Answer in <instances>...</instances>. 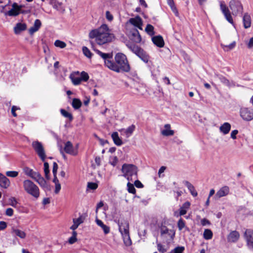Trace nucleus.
I'll return each mask as SVG.
<instances>
[{
    "label": "nucleus",
    "instance_id": "nucleus-1",
    "mask_svg": "<svg viewBox=\"0 0 253 253\" xmlns=\"http://www.w3.org/2000/svg\"><path fill=\"white\" fill-rule=\"evenodd\" d=\"M96 53L101 56L104 60L105 65L109 69L119 73L121 72H128L130 71V66L126 56L122 53H118L115 56L116 62L111 60L112 55L109 53H103L98 49H94Z\"/></svg>",
    "mask_w": 253,
    "mask_h": 253
},
{
    "label": "nucleus",
    "instance_id": "nucleus-2",
    "mask_svg": "<svg viewBox=\"0 0 253 253\" xmlns=\"http://www.w3.org/2000/svg\"><path fill=\"white\" fill-rule=\"evenodd\" d=\"M89 37L90 39H94L96 43L99 45L110 42L114 38L113 35L109 33V28L106 24L91 31L89 34Z\"/></svg>",
    "mask_w": 253,
    "mask_h": 253
},
{
    "label": "nucleus",
    "instance_id": "nucleus-3",
    "mask_svg": "<svg viewBox=\"0 0 253 253\" xmlns=\"http://www.w3.org/2000/svg\"><path fill=\"white\" fill-rule=\"evenodd\" d=\"M118 224L124 244L126 246H130L132 243L129 236L128 222L127 221H119Z\"/></svg>",
    "mask_w": 253,
    "mask_h": 253
},
{
    "label": "nucleus",
    "instance_id": "nucleus-4",
    "mask_svg": "<svg viewBox=\"0 0 253 253\" xmlns=\"http://www.w3.org/2000/svg\"><path fill=\"white\" fill-rule=\"evenodd\" d=\"M123 175L128 181L137 178V168L132 164H125L122 166Z\"/></svg>",
    "mask_w": 253,
    "mask_h": 253
},
{
    "label": "nucleus",
    "instance_id": "nucleus-5",
    "mask_svg": "<svg viewBox=\"0 0 253 253\" xmlns=\"http://www.w3.org/2000/svg\"><path fill=\"white\" fill-rule=\"evenodd\" d=\"M24 172L25 174L30 176L35 181H36L41 186L43 187H46V181L41 176L38 172L34 171L32 169L28 167H25L23 169Z\"/></svg>",
    "mask_w": 253,
    "mask_h": 253
},
{
    "label": "nucleus",
    "instance_id": "nucleus-6",
    "mask_svg": "<svg viewBox=\"0 0 253 253\" xmlns=\"http://www.w3.org/2000/svg\"><path fill=\"white\" fill-rule=\"evenodd\" d=\"M161 238L166 242L172 241L175 236V231L172 229H169L165 225L162 224L160 227Z\"/></svg>",
    "mask_w": 253,
    "mask_h": 253
},
{
    "label": "nucleus",
    "instance_id": "nucleus-7",
    "mask_svg": "<svg viewBox=\"0 0 253 253\" xmlns=\"http://www.w3.org/2000/svg\"><path fill=\"white\" fill-rule=\"evenodd\" d=\"M24 190L29 194L37 198L39 197V190L38 186L30 180H25L23 181Z\"/></svg>",
    "mask_w": 253,
    "mask_h": 253
},
{
    "label": "nucleus",
    "instance_id": "nucleus-8",
    "mask_svg": "<svg viewBox=\"0 0 253 253\" xmlns=\"http://www.w3.org/2000/svg\"><path fill=\"white\" fill-rule=\"evenodd\" d=\"M229 6L232 11L233 15H240L243 12V5L238 0H231L229 3Z\"/></svg>",
    "mask_w": 253,
    "mask_h": 253
},
{
    "label": "nucleus",
    "instance_id": "nucleus-9",
    "mask_svg": "<svg viewBox=\"0 0 253 253\" xmlns=\"http://www.w3.org/2000/svg\"><path fill=\"white\" fill-rule=\"evenodd\" d=\"M241 118L246 122H250L253 120V109L247 107H242L240 110Z\"/></svg>",
    "mask_w": 253,
    "mask_h": 253
},
{
    "label": "nucleus",
    "instance_id": "nucleus-10",
    "mask_svg": "<svg viewBox=\"0 0 253 253\" xmlns=\"http://www.w3.org/2000/svg\"><path fill=\"white\" fill-rule=\"evenodd\" d=\"M32 146L41 160L44 161L46 156L42 143L39 141H34L32 143Z\"/></svg>",
    "mask_w": 253,
    "mask_h": 253
},
{
    "label": "nucleus",
    "instance_id": "nucleus-11",
    "mask_svg": "<svg viewBox=\"0 0 253 253\" xmlns=\"http://www.w3.org/2000/svg\"><path fill=\"white\" fill-rule=\"evenodd\" d=\"M220 8L226 20L234 25V22L231 16V12L228 7L226 5L224 1H220Z\"/></svg>",
    "mask_w": 253,
    "mask_h": 253
},
{
    "label": "nucleus",
    "instance_id": "nucleus-12",
    "mask_svg": "<svg viewBox=\"0 0 253 253\" xmlns=\"http://www.w3.org/2000/svg\"><path fill=\"white\" fill-rule=\"evenodd\" d=\"M64 150L67 154L75 156L78 152V144L74 146L73 144L68 141L64 144Z\"/></svg>",
    "mask_w": 253,
    "mask_h": 253
},
{
    "label": "nucleus",
    "instance_id": "nucleus-13",
    "mask_svg": "<svg viewBox=\"0 0 253 253\" xmlns=\"http://www.w3.org/2000/svg\"><path fill=\"white\" fill-rule=\"evenodd\" d=\"M66 1V0H51L50 3L54 8L60 12H63L65 10L64 2Z\"/></svg>",
    "mask_w": 253,
    "mask_h": 253
},
{
    "label": "nucleus",
    "instance_id": "nucleus-14",
    "mask_svg": "<svg viewBox=\"0 0 253 253\" xmlns=\"http://www.w3.org/2000/svg\"><path fill=\"white\" fill-rule=\"evenodd\" d=\"M244 237L249 248L253 249V231L247 229L244 233Z\"/></svg>",
    "mask_w": 253,
    "mask_h": 253
},
{
    "label": "nucleus",
    "instance_id": "nucleus-15",
    "mask_svg": "<svg viewBox=\"0 0 253 253\" xmlns=\"http://www.w3.org/2000/svg\"><path fill=\"white\" fill-rule=\"evenodd\" d=\"M22 5H18L16 3H13L12 8L7 11L6 14L10 16H16L20 13Z\"/></svg>",
    "mask_w": 253,
    "mask_h": 253
},
{
    "label": "nucleus",
    "instance_id": "nucleus-16",
    "mask_svg": "<svg viewBox=\"0 0 253 253\" xmlns=\"http://www.w3.org/2000/svg\"><path fill=\"white\" fill-rule=\"evenodd\" d=\"M129 37L134 42L139 43L141 41L140 35L136 29H133L130 31Z\"/></svg>",
    "mask_w": 253,
    "mask_h": 253
},
{
    "label": "nucleus",
    "instance_id": "nucleus-17",
    "mask_svg": "<svg viewBox=\"0 0 253 253\" xmlns=\"http://www.w3.org/2000/svg\"><path fill=\"white\" fill-rule=\"evenodd\" d=\"M128 22L134 27H137L140 30L142 29V20L139 16H137L134 18H131L129 19Z\"/></svg>",
    "mask_w": 253,
    "mask_h": 253
},
{
    "label": "nucleus",
    "instance_id": "nucleus-18",
    "mask_svg": "<svg viewBox=\"0 0 253 253\" xmlns=\"http://www.w3.org/2000/svg\"><path fill=\"white\" fill-rule=\"evenodd\" d=\"M229 193V188L228 186H225L221 187L215 194V198L216 199H219L222 197L226 196Z\"/></svg>",
    "mask_w": 253,
    "mask_h": 253
},
{
    "label": "nucleus",
    "instance_id": "nucleus-19",
    "mask_svg": "<svg viewBox=\"0 0 253 253\" xmlns=\"http://www.w3.org/2000/svg\"><path fill=\"white\" fill-rule=\"evenodd\" d=\"M161 134L164 136H172L174 134V131L170 129L169 124H166L164 126V129L161 131Z\"/></svg>",
    "mask_w": 253,
    "mask_h": 253
},
{
    "label": "nucleus",
    "instance_id": "nucleus-20",
    "mask_svg": "<svg viewBox=\"0 0 253 253\" xmlns=\"http://www.w3.org/2000/svg\"><path fill=\"white\" fill-rule=\"evenodd\" d=\"M231 128V125L227 122L224 123L219 127V131L224 135L228 134Z\"/></svg>",
    "mask_w": 253,
    "mask_h": 253
},
{
    "label": "nucleus",
    "instance_id": "nucleus-21",
    "mask_svg": "<svg viewBox=\"0 0 253 253\" xmlns=\"http://www.w3.org/2000/svg\"><path fill=\"white\" fill-rule=\"evenodd\" d=\"M135 128V126L134 125H132L128 126L127 128H123L120 130V131L122 132L126 137H129L131 135L133 132Z\"/></svg>",
    "mask_w": 253,
    "mask_h": 253
},
{
    "label": "nucleus",
    "instance_id": "nucleus-22",
    "mask_svg": "<svg viewBox=\"0 0 253 253\" xmlns=\"http://www.w3.org/2000/svg\"><path fill=\"white\" fill-rule=\"evenodd\" d=\"M243 22L245 29L250 28L251 26V17L249 14L246 13L243 17Z\"/></svg>",
    "mask_w": 253,
    "mask_h": 253
},
{
    "label": "nucleus",
    "instance_id": "nucleus-23",
    "mask_svg": "<svg viewBox=\"0 0 253 253\" xmlns=\"http://www.w3.org/2000/svg\"><path fill=\"white\" fill-rule=\"evenodd\" d=\"M9 185V179L5 176L0 173V186L3 188H7Z\"/></svg>",
    "mask_w": 253,
    "mask_h": 253
},
{
    "label": "nucleus",
    "instance_id": "nucleus-24",
    "mask_svg": "<svg viewBox=\"0 0 253 253\" xmlns=\"http://www.w3.org/2000/svg\"><path fill=\"white\" fill-rule=\"evenodd\" d=\"M239 233L236 231H233L228 235L227 240L229 242H236L239 239Z\"/></svg>",
    "mask_w": 253,
    "mask_h": 253
},
{
    "label": "nucleus",
    "instance_id": "nucleus-25",
    "mask_svg": "<svg viewBox=\"0 0 253 253\" xmlns=\"http://www.w3.org/2000/svg\"><path fill=\"white\" fill-rule=\"evenodd\" d=\"M152 40L154 44L159 47H162L164 45V42L163 38L160 36L153 37Z\"/></svg>",
    "mask_w": 253,
    "mask_h": 253
},
{
    "label": "nucleus",
    "instance_id": "nucleus-26",
    "mask_svg": "<svg viewBox=\"0 0 253 253\" xmlns=\"http://www.w3.org/2000/svg\"><path fill=\"white\" fill-rule=\"evenodd\" d=\"M79 72H77L73 74H71L70 76V79H71L73 84L75 85H79L82 82L80 77L77 76V75H79Z\"/></svg>",
    "mask_w": 253,
    "mask_h": 253
},
{
    "label": "nucleus",
    "instance_id": "nucleus-27",
    "mask_svg": "<svg viewBox=\"0 0 253 253\" xmlns=\"http://www.w3.org/2000/svg\"><path fill=\"white\" fill-rule=\"evenodd\" d=\"M191 203L187 201L185 202L179 209V215H183L187 213V211L189 209Z\"/></svg>",
    "mask_w": 253,
    "mask_h": 253
},
{
    "label": "nucleus",
    "instance_id": "nucleus-28",
    "mask_svg": "<svg viewBox=\"0 0 253 253\" xmlns=\"http://www.w3.org/2000/svg\"><path fill=\"white\" fill-rule=\"evenodd\" d=\"M41 25V22L40 20L36 19L34 22V25L29 29L30 34L32 35L35 32H37Z\"/></svg>",
    "mask_w": 253,
    "mask_h": 253
},
{
    "label": "nucleus",
    "instance_id": "nucleus-29",
    "mask_svg": "<svg viewBox=\"0 0 253 253\" xmlns=\"http://www.w3.org/2000/svg\"><path fill=\"white\" fill-rule=\"evenodd\" d=\"M83 222L84 219L82 216L73 219V224L71 226L70 229L72 230H75L81 223H83Z\"/></svg>",
    "mask_w": 253,
    "mask_h": 253
},
{
    "label": "nucleus",
    "instance_id": "nucleus-30",
    "mask_svg": "<svg viewBox=\"0 0 253 253\" xmlns=\"http://www.w3.org/2000/svg\"><path fill=\"white\" fill-rule=\"evenodd\" d=\"M95 222H96L97 225L98 226H100L102 229L104 234H107L109 233V232H110L109 227L105 225L101 220H100L98 218H96L95 220Z\"/></svg>",
    "mask_w": 253,
    "mask_h": 253
},
{
    "label": "nucleus",
    "instance_id": "nucleus-31",
    "mask_svg": "<svg viewBox=\"0 0 253 253\" xmlns=\"http://www.w3.org/2000/svg\"><path fill=\"white\" fill-rule=\"evenodd\" d=\"M26 29V25L24 23H18L14 28L15 34L20 33L21 31H24Z\"/></svg>",
    "mask_w": 253,
    "mask_h": 253
},
{
    "label": "nucleus",
    "instance_id": "nucleus-32",
    "mask_svg": "<svg viewBox=\"0 0 253 253\" xmlns=\"http://www.w3.org/2000/svg\"><path fill=\"white\" fill-rule=\"evenodd\" d=\"M111 137L113 140L114 143L117 146H121L123 144L122 140L120 138L118 132H114L112 135Z\"/></svg>",
    "mask_w": 253,
    "mask_h": 253
},
{
    "label": "nucleus",
    "instance_id": "nucleus-33",
    "mask_svg": "<svg viewBox=\"0 0 253 253\" xmlns=\"http://www.w3.org/2000/svg\"><path fill=\"white\" fill-rule=\"evenodd\" d=\"M137 56L145 63H148L149 60V55L143 49H142Z\"/></svg>",
    "mask_w": 253,
    "mask_h": 253
},
{
    "label": "nucleus",
    "instance_id": "nucleus-34",
    "mask_svg": "<svg viewBox=\"0 0 253 253\" xmlns=\"http://www.w3.org/2000/svg\"><path fill=\"white\" fill-rule=\"evenodd\" d=\"M185 185L187 187L193 196L196 197L197 196V192H196L194 187L192 184H191L188 181H185Z\"/></svg>",
    "mask_w": 253,
    "mask_h": 253
},
{
    "label": "nucleus",
    "instance_id": "nucleus-35",
    "mask_svg": "<svg viewBox=\"0 0 253 253\" xmlns=\"http://www.w3.org/2000/svg\"><path fill=\"white\" fill-rule=\"evenodd\" d=\"M127 47L132 52H133L136 55H137L139 54V52H140V51H141L142 49L139 46L133 44H128Z\"/></svg>",
    "mask_w": 253,
    "mask_h": 253
},
{
    "label": "nucleus",
    "instance_id": "nucleus-36",
    "mask_svg": "<svg viewBox=\"0 0 253 253\" xmlns=\"http://www.w3.org/2000/svg\"><path fill=\"white\" fill-rule=\"evenodd\" d=\"M12 232L21 239H24L26 237V233L24 231L19 229L12 228Z\"/></svg>",
    "mask_w": 253,
    "mask_h": 253
},
{
    "label": "nucleus",
    "instance_id": "nucleus-37",
    "mask_svg": "<svg viewBox=\"0 0 253 253\" xmlns=\"http://www.w3.org/2000/svg\"><path fill=\"white\" fill-rule=\"evenodd\" d=\"M53 182L55 184L54 193L55 194H58L60 190H61V185L56 176H55V177H54Z\"/></svg>",
    "mask_w": 253,
    "mask_h": 253
},
{
    "label": "nucleus",
    "instance_id": "nucleus-38",
    "mask_svg": "<svg viewBox=\"0 0 253 253\" xmlns=\"http://www.w3.org/2000/svg\"><path fill=\"white\" fill-rule=\"evenodd\" d=\"M236 44V42L234 41L229 45H224L221 44V45L224 51H228L233 49L235 47Z\"/></svg>",
    "mask_w": 253,
    "mask_h": 253
},
{
    "label": "nucleus",
    "instance_id": "nucleus-39",
    "mask_svg": "<svg viewBox=\"0 0 253 253\" xmlns=\"http://www.w3.org/2000/svg\"><path fill=\"white\" fill-rule=\"evenodd\" d=\"M213 234L212 231L209 229L204 230L203 233V237L206 240H210L212 238Z\"/></svg>",
    "mask_w": 253,
    "mask_h": 253
},
{
    "label": "nucleus",
    "instance_id": "nucleus-40",
    "mask_svg": "<svg viewBox=\"0 0 253 253\" xmlns=\"http://www.w3.org/2000/svg\"><path fill=\"white\" fill-rule=\"evenodd\" d=\"M72 105L75 109H78L82 105L81 101L77 98H74L72 101Z\"/></svg>",
    "mask_w": 253,
    "mask_h": 253
},
{
    "label": "nucleus",
    "instance_id": "nucleus-41",
    "mask_svg": "<svg viewBox=\"0 0 253 253\" xmlns=\"http://www.w3.org/2000/svg\"><path fill=\"white\" fill-rule=\"evenodd\" d=\"M60 111L61 115L65 118L69 119L70 121H72L73 120V116L70 113L67 112V111L63 109H60Z\"/></svg>",
    "mask_w": 253,
    "mask_h": 253
},
{
    "label": "nucleus",
    "instance_id": "nucleus-42",
    "mask_svg": "<svg viewBox=\"0 0 253 253\" xmlns=\"http://www.w3.org/2000/svg\"><path fill=\"white\" fill-rule=\"evenodd\" d=\"M184 250V247L177 246L168 253H183Z\"/></svg>",
    "mask_w": 253,
    "mask_h": 253
},
{
    "label": "nucleus",
    "instance_id": "nucleus-43",
    "mask_svg": "<svg viewBox=\"0 0 253 253\" xmlns=\"http://www.w3.org/2000/svg\"><path fill=\"white\" fill-rule=\"evenodd\" d=\"M154 29V27L151 24H147L145 31L150 36H153L155 34Z\"/></svg>",
    "mask_w": 253,
    "mask_h": 253
},
{
    "label": "nucleus",
    "instance_id": "nucleus-44",
    "mask_svg": "<svg viewBox=\"0 0 253 253\" xmlns=\"http://www.w3.org/2000/svg\"><path fill=\"white\" fill-rule=\"evenodd\" d=\"M219 80L223 84H225L226 85L231 87L233 86V83L232 82H230L228 80H227L226 78H225L224 77L220 76L219 77Z\"/></svg>",
    "mask_w": 253,
    "mask_h": 253
},
{
    "label": "nucleus",
    "instance_id": "nucleus-45",
    "mask_svg": "<svg viewBox=\"0 0 253 253\" xmlns=\"http://www.w3.org/2000/svg\"><path fill=\"white\" fill-rule=\"evenodd\" d=\"M177 227L179 230H182L184 228H187L186 225H185V221L180 218L177 222Z\"/></svg>",
    "mask_w": 253,
    "mask_h": 253
},
{
    "label": "nucleus",
    "instance_id": "nucleus-46",
    "mask_svg": "<svg viewBox=\"0 0 253 253\" xmlns=\"http://www.w3.org/2000/svg\"><path fill=\"white\" fill-rule=\"evenodd\" d=\"M54 45L60 48H64L66 46V43L60 40H56L54 42Z\"/></svg>",
    "mask_w": 253,
    "mask_h": 253
},
{
    "label": "nucleus",
    "instance_id": "nucleus-47",
    "mask_svg": "<svg viewBox=\"0 0 253 253\" xmlns=\"http://www.w3.org/2000/svg\"><path fill=\"white\" fill-rule=\"evenodd\" d=\"M83 52L84 54L88 58H91L92 56V54L90 51L88 49L87 47L86 46L83 47Z\"/></svg>",
    "mask_w": 253,
    "mask_h": 253
},
{
    "label": "nucleus",
    "instance_id": "nucleus-48",
    "mask_svg": "<svg viewBox=\"0 0 253 253\" xmlns=\"http://www.w3.org/2000/svg\"><path fill=\"white\" fill-rule=\"evenodd\" d=\"M127 187L129 193L132 194H134L135 193V189L132 184L128 182L127 184Z\"/></svg>",
    "mask_w": 253,
    "mask_h": 253
},
{
    "label": "nucleus",
    "instance_id": "nucleus-49",
    "mask_svg": "<svg viewBox=\"0 0 253 253\" xmlns=\"http://www.w3.org/2000/svg\"><path fill=\"white\" fill-rule=\"evenodd\" d=\"M82 81L86 82L89 79L88 75L87 73L84 71H83L81 73V76L80 77Z\"/></svg>",
    "mask_w": 253,
    "mask_h": 253
},
{
    "label": "nucleus",
    "instance_id": "nucleus-50",
    "mask_svg": "<svg viewBox=\"0 0 253 253\" xmlns=\"http://www.w3.org/2000/svg\"><path fill=\"white\" fill-rule=\"evenodd\" d=\"M7 176L11 177H15L18 175V172L16 171H7L6 172Z\"/></svg>",
    "mask_w": 253,
    "mask_h": 253
},
{
    "label": "nucleus",
    "instance_id": "nucleus-51",
    "mask_svg": "<svg viewBox=\"0 0 253 253\" xmlns=\"http://www.w3.org/2000/svg\"><path fill=\"white\" fill-rule=\"evenodd\" d=\"M157 249L161 253H165L167 251V249L160 243L157 244Z\"/></svg>",
    "mask_w": 253,
    "mask_h": 253
},
{
    "label": "nucleus",
    "instance_id": "nucleus-52",
    "mask_svg": "<svg viewBox=\"0 0 253 253\" xmlns=\"http://www.w3.org/2000/svg\"><path fill=\"white\" fill-rule=\"evenodd\" d=\"M58 168V165L57 164V163L56 162H54L53 163V168H52V173L53 174L54 177H55V176H56Z\"/></svg>",
    "mask_w": 253,
    "mask_h": 253
},
{
    "label": "nucleus",
    "instance_id": "nucleus-53",
    "mask_svg": "<svg viewBox=\"0 0 253 253\" xmlns=\"http://www.w3.org/2000/svg\"><path fill=\"white\" fill-rule=\"evenodd\" d=\"M97 184L94 182H89L87 184V188L91 189V190H95L97 188Z\"/></svg>",
    "mask_w": 253,
    "mask_h": 253
},
{
    "label": "nucleus",
    "instance_id": "nucleus-54",
    "mask_svg": "<svg viewBox=\"0 0 253 253\" xmlns=\"http://www.w3.org/2000/svg\"><path fill=\"white\" fill-rule=\"evenodd\" d=\"M106 18L109 21L113 20V16L109 11L106 12Z\"/></svg>",
    "mask_w": 253,
    "mask_h": 253
},
{
    "label": "nucleus",
    "instance_id": "nucleus-55",
    "mask_svg": "<svg viewBox=\"0 0 253 253\" xmlns=\"http://www.w3.org/2000/svg\"><path fill=\"white\" fill-rule=\"evenodd\" d=\"M169 6L171 8V9L172 11V12L175 14V15L177 16L178 14V12L174 3L172 4L171 5H169Z\"/></svg>",
    "mask_w": 253,
    "mask_h": 253
},
{
    "label": "nucleus",
    "instance_id": "nucleus-56",
    "mask_svg": "<svg viewBox=\"0 0 253 253\" xmlns=\"http://www.w3.org/2000/svg\"><path fill=\"white\" fill-rule=\"evenodd\" d=\"M201 223L203 226L209 225L211 224L210 221L206 218H203L201 220Z\"/></svg>",
    "mask_w": 253,
    "mask_h": 253
},
{
    "label": "nucleus",
    "instance_id": "nucleus-57",
    "mask_svg": "<svg viewBox=\"0 0 253 253\" xmlns=\"http://www.w3.org/2000/svg\"><path fill=\"white\" fill-rule=\"evenodd\" d=\"M5 214L6 215L11 216L13 214V210L11 208H8L6 210Z\"/></svg>",
    "mask_w": 253,
    "mask_h": 253
},
{
    "label": "nucleus",
    "instance_id": "nucleus-58",
    "mask_svg": "<svg viewBox=\"0 0 253 253\" xmlns=\"http://www.w3.org/2000/svg\"><path fill=\"white\" fill-rule=\"evenodd\" d=\"M238 130L235 129L232 130L230 134L231 137L233 139H236V135L238 134Z\"/></svg>",
    "mask_w": 253,
    "mask_h": 253
},
{
    "label": "nucleus",
    "instance_id": "nucleus-59",
    "mask_svg": "<svg viewBox=\"0 0 253 253\" xmlns=\"http://www.w3.org/2000/svg\"><path fill=\"white\" fill-rule=\"evenodd\" d=\"M166 169V167L165 166H162L160 168L159 171H158V174H159V176L160 177L164 176V175H161V174L165 171Z\"/></svg>",
    "mask_w": 253,
    "mask_h": 253
},
{
    "label": "nucleus",
    "instance_id": "nucleus-60",
    "mask_svg": "<svg viewBox=\"0 0 253 253\" xmlns=\"http://www.w3.org/2000/svg\"><path fill=\"white\" fill-rule=\"evenodd\" d=\"M7 227V224L5 221H0V231L4 230Z\"/></svg>",
    "mask_w": 253,
    "mask_h": 253
},
{
    "label": "nucleus",
    "instance_id": "nucleus-61",
    "mask_svg": "<svg viewBox=\"0 0 253 253\" xmlns=\"http://www.w3.org/2000/svg\"><path fill=\"white\" fill-rule=\"evenodd\" d=\"M247 46L249 48L253 47V37L251 38L247 43Z\"/></svg>",
    "mask_w": 253,
    "mask_h": 253
},
{
    "label": "nucleus",
    "instance_id": "nucleus-62",
    "mask_svg": "<svg viewBox=\"0 0 253 253\" xmlns=\"http://www.w3.org/2000/svg\"><path fill=\"white\" fill-rule=\"evenodd\" d=\"M134 184L135 186L137 188H140L143 187V185L142 184V183L138 180L135 181Z\"/></svg>",
    "mask_w": 253,
    "mask_h": 253
},
{
    "label": "nucleus",
    "instance_id": "nucleus-63",
    "mask_svg": "<svg viewBox=\"0 0 253 253\" xmlns=\"http://www.w3.org/2000/svg\"><path fill=\"white\" fill-rule=\"evenodd\" d=\"M10 205L12 206L15 207L17 205V202L15 200V199L14 198H12L10 199Z\"/></svg>",
    "mask_w": 253,
    "mask_h": 253
},
{
    "label": "nucleus",
    "instance_id": "nucleus-64",
    "mask_svg": "<svg viewBox=\"0 0 253 253\" xmlns=\"http://www.w3.org/2000/svg\"><path fill=\"white\" fill-rule=\"evenodd\" d=\"M44 172L45 177L47 178V162L44 163Z\"/></svg>",
    "mask_w": 253,
    "mask_h": 253
}]
</instances>
